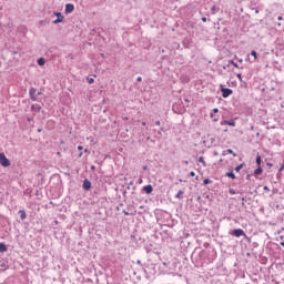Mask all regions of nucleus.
<instances>
[{"label": "nucleus", "instance_id": "obj_12", "mask_svg": "<svg viewBox=\"0 0 284 284\" xmlns=\"http://www.w3.org/2000/svg\"><path fill=\"white\" fill-rule=\"evenodd\" d=\"M225 154H233V156H236V153H234V151L232 149L224 151L223 155L225 156Z\"/></svg>", "mask_w": 284, "mask_h": 284}, {"label": "nucleus", "instance_id": "obj_33", "mask_svg": "<svg viewBox=\"0 0 284 284\" xmlns=\"http://www.w3.org/2000/svg\"><path fill=\"white\" fill-rule=\"evenodd\" d=\"M265 192H270V187L268 186H264Z\"/></svg>", "mask_w": 284, "mask_h": 284}, {"label": "nucleus", "instance_id": "obj_30", "mask_svg": "<svg viewBox=\"0 0 284 284\" xmlns=\"http://www.w3.org/2000/svg\"><path fill=\"white\" fill-rule=\"evenodd\" d=\"M190 176H196V173H194V171H191Z\"/></svg>", "mask_w": 284, "mask_h": 284}, {"label": "nucleus", "instance_id": "obj_1", "mask_svg": "<svg viewBox=\"0 0 284 284\" xmlns=\"http://www.w3.org/2000/svg\"><path fill=\"white\" fill-rule=\"evenodd\" d=\"M0 165L2 168H10V160H8L4 153H0Z\"/></svg>", "mask_w": 284, "mask_h": 284}, {"label": "nucleus", "instance_id": "obj_35", "mask_svg": "<svg viewBox=\"0 0 284 284\" xmlns=\"http://www.w3.org/2000/svg\"><path fill=\"white\" fill-rule=\"evenodd\" d=\"M124 215H125V216H130V213L126 212V211H124Z\"/></svg>", "mask_w": 284, "mask_h": 284}, {"label": "nucleus", "instance_id": "obj_28", "mask_svg": "<svg viewBox=\"0 0 284 284\" xmlns=\"http://www.w3.org/2000/svg\"><path fill=\"white\" fill-rule=\"evenodd\" d=\"M136 81H138L139 83H141V81H143V78L138 77Z\"/></svg>", "mask_w": 284, "mask_h": 284}, {"label": "nucleus", "instance_id": "obj_22", "mask_svg": "<svg viewBox=\"0 0 284 284\" xmlns=\"http://www.w3.org/2000/svg\"><path fill=\"white\" fill-rule=\"evenodd\" d=\"M87 81H88V83H90V85H92V83H94V79L93 78H88Z\"/></svg>", "mask_w": 284, "mask_h": 284}, {"label": "nucleus", "instance_id": "obj_29", "mask_svg": "<svg viewBox=\"0 0 284 284\" xmlns=\"http://www.w3.org/2000/svg\"><path fill=\"white\" fill-rule=\"evenodd\" d=\"M237 79H240V81H242V80H243V78H242L241 73H237Z\"/></svg>", "mask_w": 284, "mask_h": 284}, {"label": "nucleus", "instance_id": "obj_11", "mask_svg": "<svg viewBox=\"0 0 284 284\" xmlns=\"http://www.w3.org/2000/svg\"><path fill=\"white\" fill-rule=\"evenodd\" d=\"M0 252H8V246L4 243H0Z\"/></svg>", "mask_w": 284, "mask_h": 284}, {"label": "nucleus", "instance_id": "obj_14", "mask_svg": "<svg viewBox=\"0 0 284 284\" xmlns=\"http://www.w3.org/2000/svg\"><path fill=\"white\" fill-rule=\"evenodd\" d=\"M254 174H256L257 176L263 174V169L261 166H258L255 171Z\"/></svg>", "mask_w": 284, "mask_h": 284}, {"label": "nucleus", "instance_id": "obj_7", "mask_svg": "<svg viewBox=\"0 0 284 284\" xmlns=\"http://www.w3.org/2000/svg\"><path fill=\"white\" fill-rule=\"evenodd\" d=\"M83 190H90L92 187V182H90V180L85 179L83 181V185H82Z\"/></svg>", "mask_w": 284, "mask_h": 284}, {"label": "nucleus", "instance_id": "obj_10", "mask_svg": "<svg viewBox=\"0 0 284 284\" xmlns=\"http://www.w3.org/2000/svg\"><path fill=\"white\" fill-rule=\"evenodd\" d=\"M19 214H20V219H21V221H26V219H27V214H26V211H23V210H20L19 211Z\"/></svg>", "mask_w": 284, "mask_h": 284}, {"label": "nucleus", "instance_id": "obj_8", "mask_svg": "<svg viewBox=\"0 0 284 284\" xmlns=\"http://www.w3.org/2000/svg\"><path fill=\"white\" fill-rule=\"evenodd\" d=\"M154 187H152L151 184L143 186V191L146 192V194H152Z\"/></svg>", "mask_w": 284, "mask_h": 284}, {"label": "nucleus", "instance_id": "obj_18", "mask_svg": "<svg viewBox=\"0 0 284 284\" xmlns=\"http://www.w3.org/2000/svg\"><path fill=\"white\" fill-rule=\"evenodd\" d=\"M211 12H212V14H216L219 12V9L216 8V6H213L211 8Z\"/></svg>", "mask_w": 284, "mask_h": 284}, {"label": "nucleus", "instance_id": "obj_5", "mask_svg": "<svg viewBox=\"0 0 284 284\" xmlns=\"http://www.w3.org/2000/svg\"><path fill=\"white\" fill-rule=\"evenodd\" d=\"M233 236H236L237 239L240 236H245V231H243V229H235L233 230Z\"/></svg>", "mask_w": 284, "mask_h": 284}, {"label": "nucleus", "instance_id": "obj_38", "mask_svg": "<svg viewBox=\"0 0 284 284\" xmlns=\"http://www.w3.org/2000/svg\"><path fill=\"white\" fill-rule=\"evenodd\" d=\"M78 150H80V151L83 150V146L79 145V146H78Z\"/></svg>", "mask_w": 284, "mask_h": 284}, {"label": "nucleus", "instance_id": "obj_23", "mask_svg": "<svg viewBox=\"0 0 284 284\" xmlns=\"http://www.w3.org/2000/svg\"><path fill=\"white\" fill-rule=\"evenodd\" d=\"M211 119H213V121L216 123V121H219V118H214V113H211Z\"/></svg>", "mask_w": 284, "mask_h": 284}, {"label": "nucleus", "instance_id": "obj_25", "mask_svg": "<svg viewBox=\"0 0 284 284\" xmlns=\"http://www.w3.org/2000/svg\"><path fill=\"white\" fill-rule=\"evenodd\" d=\"M230 63H231L232 65H234V68H239V64H237L236 62L231 61Z\"/></svg>", "mask_w": 284, "mask_h": 284}, {"label": "nucleus", "instance_id": "obj_2", "mask_svg": "<svg viewBox=\"0 0 284 284\" xmlns=\"http://www.w3.org/2000/svg\"><path fill=\"white\" fill-rule=\"evenodd\" d=\"M53 14H54V17H57V19L53 21L54 26H57L59 23H63V20L65 19V17H63V14H61V12H54Z\"/></svg>", "mask_w": 284, "mask_h": 284}, {"label": "nucleus", "instance_id": "obj_39", "mask_svg": "<svg viewBox=\"0 0 284 284\" xmlns=\"http://www.w3.org/2000/svg\"><path fill=\"white\" fill-rule=\"evenodd\" d=\"M81 156H83V152H80V153H79V158H80V159H81Z\"/></svg>", "mask_w": 284, "mask_h": 284}, {"label": "nucleus", "instance_id": "obj_43", "mask_svg": "<svg viewBox=\"0 0 284 284\" xmlns=\"http://www.w3.org/2000/svg\"><path fill=\"white\" fill-rule=\"evenodd\" d=\"M142 125H145V122H142Z\"/></svg>", "mask_w": 284, "mask_h": 284}, {"label": "nucleus", "instance_id": "obj_3", "mask_svg": "<svg viewBox=\"0 0 284 284\" xmlns=\"http://www.w3.org/2000/svg\"><path fill=\"white\" fill-rule=\"evenodd\" d=\"M29 94H30V98L32 99V101H37V98L39 97V94H41V92L37 93V89L31 88L29 90Z\"/></svg>", "mask_w": 284, "mask_h": 284}, {"label": "nucleus", "instance_id": "obj_31", "mask_svg": "<svg viewBox=\"0 0 284 284\" xmlns=\"http://www.w3.org/2000/svg\"><path fill=\"white\" fill-rule=\"evenodd\" d=\"M203 23L207 22V18H202Z\"/></svg>", "mask_w": 284, "mask_h": 284}, {"label": "nucleus", "instance_id": "obj_21", "mask_svg": "<svg viewBox=\"0 0 284 284\" xmlns=\"http://www.w3.org/2000/svg\"><path fill=\"white\" fill-rule=\"evenodd\" d=\"M210 183H212V180H210V179H205L203 181V185H210Z\"/></svg>", "mask_w": 284, "mask_h": 284}, {"label": "nucleus", "instance_id": "obj_34", "mask_svg": "<svg viewBox=\"0 0 284 284\" xmlns=\"http://www.w3.org/2000/svg\"><path fill=\"white\" fill-rule=\"evenodd\" d=\"M155 125H161V121H155Z\"/></svg>", "mask_w": 284, "mask_h": 284}, {"label": "nucleus", "instance_id": "obj_6", "mask_svg": "<svg viewBox=\"0 0 284 284\" xmlns=\"http://www.w3.org/2000/svg\"><path fill=\"white\" fill-rule=\"evenodd\" d=\"M221 91H222L223 99H227V97H230V94H232V89H225L222 87Z\"/></svg>", "mask_w": 284, "mask_h": 284}, {"label": "nucleus", "instance_id": "obj_40", "mask_svg": "<svg viewBox=\"0 0 284 284\" xmlns=\"http://www.w3.org/2000/svg\"><path fill=\"white\" fill-rule=\"evenodd\" d=\"M184 163H185V165H189V164H190V162H189V161H184Z\"/></svg>", "mask_w": 284, "mask_h": 284}, {"label": "nucleus", "instance_id": "obj_45", "mask_svg": "<svg viewBox=\"0 0 284 284\" xmlns=\"http://www.w3.org/2000/svg\"><path fill=\"white\" fill-rule=\"evenodd\" d=\"M84 152H88V149H85Z\"/></svg>", "mask_w": 284, "mask_h": 284}, {"label": "nucleus", "instance_id": "obj_26", "mask_svg": "<svg viewBox=\"0 0 284 284\" xmlns=\"http://www.w3.org/2000/svg\"><path fill=\"white\" fill-rule=\"evenodd\" d=\"M229 192L230 194H236V191H234V189H230Z\"/></svg>", "mask_w": 284, "mask_h": 284}, {"label": "nucleus", "instance_id": "obj_9", "mask_svg": "<svg viewBox=\"0 0 284 284\" xmlns=\"http://www.w3.org/2000/svg\"><path fill=\"white\" fill-rule=\"evenodd\" d=\"M231 125V128H234L235 125H236V122H234V120H231V121H229V120H224L223 122H222V125Z\"/></svg>", "mask_w": 284, "mask_h": 284}, {"label": "nucleus", "instance_id": "obj_19", "mask_svg": "<svg viewBox=\"0 0 284 284\" xmlns=\"http://www.w3.org/2000/svg\"><path fill=\"white\" fill-rule=\"evenodd\" d=\"M256 164L258 166H261V155L260 154L256 155Z\"/></svg>", "mask_w": 284, "mask_h": 284}, {"label": "nucleus", "instance_id": "obj_24", "mask_svg": "<svg viewBox=\"0 0 284 284\" xmlns=\"http://www.w3.org/2000/svg\"><path fill=\"white\" fill-rule=\"evenodd\" d=\"M251 57H254V60H256V51H252Z\"/></svg>", "mask_w": 284, "mask_h": 284}, {"label": "nucleus", "instance_id": "obj_44", "mask_svg": "<svg viewBox=\"0 0 284 284\" xmlns=\"http://www.w3.org/2000/svg\"><path fill=\"white\" fill-rule=\"evenodd\" d=\"M91 170H94V166H91Z\"/></svg>", "mask_w": 284, "mask_h": 284}, {"label": "nucleus", "instance_id": "obj_16", "mask_svg": "<svg viewBox=\"0 0 284 284\" xmlns=\"http://www.w3.org/2000/svg\"><path fill=\"white\" fill-rule=\"evenodd\" d=\"M38 65H45V59L43 58L38 59Z\"/></svg>", "mask_w": 284, "mask_h": 284}, {"label": "nucleus", "instance_id": "obj_15", "mask_svg": "<svg viewBox=\"0 0 284 284\" xmlns=\"http://www.w3.org/2000/svg\"><path fill=\"white\" fill-rule=\"evenodd\" d=\"M226 176H229V179H236V175L234 174L233 171L227 172V173H226Z\"/></svg>", "mask_w": 284, "mask_h": 284}, {"label": "nucleus", "instance_id": "obj_17", "mask_svg": "<svg viewBox=\"0 0 284 284\" xmlns=\"http://www.w3.org/2000/svg\"><path fill=\"white\" fill-rule=\"evenodd\" d=\"M183 194H185L184 191H179L178 194L175 195V197L183 199Z\"/></svg>", "mask_w": 284, "mask_h": 284}, {"label": "nucleus", "instance_id": "obj_27", "mask_svg": "<svg viewBox=\"0 0 284 284\" xmlns=\"http://www.w3.org/2000/svg\"><path fill=\"white\" fill-rule=\"evenodd\" d=\"M213 114H219V109H213Z\"/></svg>", "mask_w": 284, "mask_h": 284}, {"label": "nucleus", "instance_id": "obj_42", "mask_svg": "<svg viewBox=\"0 0 284 284\" xmlns=\"http://www.w3.org/2000/svg\"><path fill=\"white\" fill-rule=\"evenodd\" d=\"M219 155V153H214V156H217Z\"/></svg>", "mask_w": 284, "mask_h": 284}, {"label": "nucleus", "instance_id": "obj_4", "mask_svg": "<svg viewBox=\"0 0 284 284\" xmlns=\"http://www.w3.org/2000/svg\"><path fill=\"white\" fill-rule=\"evenodd\" d=\"M64 11H65V14H72V12H74V4L67 3Z\"/></svg>", "mask_w": 284, "mask_h": 284}, {"label": "nucleus", "instance_id": "obj_20", "mask_svg": "<svg viewBox=\"0 0 284 284\" xmlns=\"http://www.w3.org/2000/svg\"><path fill=\"white\" fill-rule=\"evenodd\" d=\"M243 170V164H240L235 168V172H241Z\"/></svg>", "mask_w": 284, "mask_h": 284}, {"label": "nucleus", "instance_id": "obj_13", "mask_svg": "<svg viewBox=\"0 0 284 284\" xmlns=\"http://www.w3.org/2000/svg\"><path fill=\"white\" fill-rule=\"evenodd\" d=\"M199 163H202L203 168H207V163H205V160L203 159V156L199 158Z\"/></svg>", "mask_w": 284, "mask_h": 284}, {"label": "nucleus", "instance_id": "obj_37", "mask_svg": "<svg viewBox=\"0 0 284 284\" xmlns=\"http://www.w3.org/2000/svg\"><path fill=\"white\" fill-rule=\"evenodd\" d=\"M266 165H267L268 168H272V163H270V162H267Z\"/></svg>", "mask_w": 284, "mask_h": 284}, {"label": "nucleus", "instance_id": "obj_41", "mask_svg": "<svg viewBox=\"0 0 284 284\" xmlns=\"http://www.w3.org/2000/svg\"><path fill=\"white\" fill-rule=\"evenodd\" d=\"M37 110H41V106H37Z\"/></svg>", "mask_w": 284, "mask_h": 284}, {"label": "nucleus", "instance_id": "obj_32", "mask_svg": "<svg viewBox=\"0 0 284 284\" xmlns=\"http://www.w3.org/2000/svg\"><path fill=\"white\" fill-rule=\"evenodd\" d=\"M39 23H40V26H44L45 21L41 20Z\"/></svg>", "mask_w": 284, "mask_h": 284}, {"label": "nucleus", "instance_id": "obj_36", "mask_svg": "<svg viewBox=\"0 0 284 284\" xmlns=\"http://www.w3.org/2000/svg\"><path fill=\"white\" fill-rule=\"evenodd\" d=\"M277 20H278V21H283V17L280 16V17L277 18Z\"/></svg>", "mask_w": 284, "mask_h": 284}]
</instances>
